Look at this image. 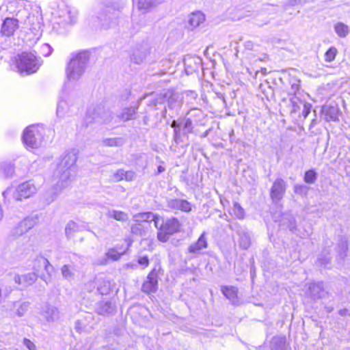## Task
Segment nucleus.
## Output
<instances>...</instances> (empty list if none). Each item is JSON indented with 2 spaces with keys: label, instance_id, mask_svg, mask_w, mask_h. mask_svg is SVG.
<instances>
[{
  "label": "nucleus",
  "instance_id": "nucleus-30",
  "mask_svg": "<svg viewBox=\"0 0 350 350\" xmlns=\"http://www.w3.org/2000/svg\"><path fill=\"white\" fill-rule=\"evenodd\" d=\"M14 173V167L11 163H0V176L10 178Z\"/></svg>",
  "mask_w": 350,
  "mask_h": 350
},
{
  "label": "nucleus",
  "instance_id": "nucleus-43",
  "mask_svg": "<svg viewBox=\"0 0 350 350\" xmlns=\"http://www.w3.org/2000/svg\"><path fill=\"white\" fill-rule=\"evenodd\" d=\"M294 191L297 194L306 196L308 191V187L304 185H295L294 186Z\"/></svg>",
  "mask_w": 350,
  "mask_h": 350
},
{
  "label": "nucleus",
  "instance_id": "nucleus-39",
  "mask_svg": "<svg viewBox=\"0 0 350 350\" xmlns=\"http://www.w3.org/2000/svg\"><path fill=\"white\" fill-rule=\"evenodd\" d=\"M337 53L338 51L336 47H330L325 54V61L327 62H332L335 59Z\"/></svg>",
  "mask_w": 350,
  "mask_h": 350
},
{
  "label": "nucleus",
  "instance_id": "nucleus-19",
  "mask_svg": "<svg viewBox=\"0 0 350 350\" xmlns=\"http://www.w3.org/2000/svg\"><path fill=\"white\" fill-rule=\"evenodd\" d=\"M271 350H291L289 343L286 342V338L283 336H274L271 341Z\"/></svg>",
  "mask_w": 350,
  "mask_h": 350
},
{
  "label": "nucleus",
  "instance_id": "nucleus-53",
  "mask_svg": "<svg viewBox=\"0 0 350 350\" xmlns=\"http://www.w3.org/2000/svg\"><path fill=\"white\" fill-rule=\"evenodd\" d=\"M340 247V255L342 256V258H344L346 256V252L347 251V243L346 242H344L341 244Z\"/></svg>",
  "mask_w": 350,
  "mask_h": 350
},
{
  "label": "nucleus",
  "instance_id": "nucleus-41",
  "mask_svg": "<svg viewBox=\"0 0 350 350\" xmlns=\"http://www.w3.org/2000/svg\"><path fill=\"white\" fill-rule=\"evenodd\" d=\"M131 232L133 234L144 236L145 234V227L139 223H136L131 227Z\"/></svg>",
  "mask_w": 350,
  "mask_h": 350
},
{
  "label": "nucleus",
  "instance_id": "nucleus-36",
  "mask_svg": "<svg viewBox=\"0 0 350 350\" xmlns=\"http://www.w3.org/2000/svg\"><path fill=\"white\" fill-rule=\"evenodd\" d=\"M96 17L103 27L107 28L111 26V16H108L106 13H100Z\"/></svg>",
  "mask_w": 350,
  "mask_h": 350
},
{
  "label": "nucleus",
  "instance_id": "nucleus-40",
  "mask_svg": "<svg viewBox=\"0 0 350 350\" xmlns=\"http://www.w3.org/2000/svg\"><path fill=\"white\" fill-rule=\"evenodd\" d=\"M232 212L233 214L239 219H243L244 217V210L238 202L234 203Z\"/></svg>",
  "mask_w": 350,
  "mask_h": 350
},
{
  "label": "nucleus",
  "instance_id": "nucleus-23",
  "mask_svg": "<svg viewBox=\"0 0 350 350\" xmlns=\"http://www.w3.org/2000/svg\"><path fill=\"white\" fill-rule=\"evenodd\" d=\"M82 226L73 221H70L65 228L66 236L68 239H72L76 232L82 230Z\"/></svg>",
  "mask_w": 350,
  "mask_h": 350
},
{
  "label": "nucleus",
  "instance_id": "nucleus-4",
  "mask_svg": "<svg viewBox=\"0 0 350 350\" xmlns=\"http://www.w3.org/2000/svg\"><path fill=\"white\" fill-rule=\"evenodd\" d=\"M18 72L27 75L36 72L42 64L40 57L31 52H23L16 59Z\"/></svg>",
  "mask_w": 350,
  "mask_h": 350
},
{
  "label": "nucleus",
  "instance_id": "nucleus-58",
  "mask_svg": "<svg viewBox=\"0 0 350 350\" xmlns=\"http://www.w3.org/2000/svg\"><path fill=\"white\" fill-rule=\"evenodd\" d=\"M126 267L129 268V267H131V268H135L136 267V265H134V264H131V263H128L126 265Z\"/></svg>",
  "mask_w": 350,
  "mask_h": 350
},
{
  "label": "nucleus",
  "instance_id": "nucleus-10",
  "mask_svg": "<svg viewBox=\"0 0 350 350\" xmlns=\"http://www.w3.org/2000/svg\"><path fill=\"white\" fill-rule=\"evenodd\" d=\"M36 224V218L26 217L13 228L12 233L14 237L21 236L31 229Z\"/></svg>",
  "mask_w": 350,
  "mask_h": 350
},
{
  "label": "nucleus",
  "instance_id": "nucleus-45",
  "mask_svg": "<svg viewBox=\"0 0 350 350\" xmlns=\"http://www.w3.org/2000/svg\"><path fill=\"white\" fill-rule=\"evenodd\" d=\"M146 55L143 53L142 54H137V53H135L133 55L132 60L133 62L137 64H140L144 62V60L146 58Z\"/></svg>",
  "mask_w": 350,
  "mask_h": 350
},
{
  "label": "nucleus",
  "instance_id": "nucleus-18",
  "mask_svg": "<svg viewBox=\"0 0 350 350\" xmlns=\"http://www.w3.org/2000/svg\"><path fill=\"white\" fill-rule=\"evenodd\" d=\"M115 304L109 300H102L96 307V311L100 315L112 314L115 311Z\"/></svg>",
  "mask_w": 350,
  "mask_h": 350
},
{
  "label": "nucleus",
  "instance_id": "nucleus-25",
  "mask_svg": "<svg viewBox=\"0 0 350 350\" xmlns=\"http://www.w3.org/2000/svg\"><path fill=\"white\" fill-rule=\"evenodd\" d=\"M221 291L225 297L230 300L233 304H236L237 301V288L234 286H224Z\"/></svg>",
  "mask_w": 350,
  "mask_h": 350
},
{
  "label": "nucleus",
  "instance_id": "nucleus-54",
  "mask_svg": "<svg viewBox=\"0 0 350 350\" xmlns=\"http://www.w3.org/2000/svg\"><path fill=\"white\" fill-rule=\"evenodd\" d=\"M308 0H289L290 5H296L299 4H304L307 3Z\"/></svg>",
  "mask_w": 350,
  "mask_h": 350
},
{
  "label": "nucleus",
  "instance_id": "nucleus-13",
  "mask_svg": "<svg viewBox=\"0 0 350 350\" xmlns=\"http://www.w3.org/2000/svg\"><path fill=\"white\" fill-rule=\"evenodd\" d=\"M185 71L187 75L198 72L202 66V60L199 57L187 55L184 58Z\"/></svg>",
  "mask_w": 350,
  "mask_h": 350
},
{
  "label": "nucleus",
  "instance_id": "nucleus-21",
  "mask_svg": "<svg viewBox=\"0 0 350 350\" xmlns=\"http://www.w3.org/2000/svg\"><path fill=\"white\" fill-rule=\"evenodd\" d=\"M207 247H208V243L205 238V233L203 232L200 235V237H199L198 241L196 243L191 244L189 247L188 250L190 253L200 254V251L202 249H205Z\"/></svg>",
  "mask_w": 350,
  "mask_h": 350
},
{
  "label": "nucleus",
  "instance_id": "nucleus-15",
  "mask_svg": "<svg viewBox=\"0 0 350 350\" xmlns=\"http://www.w3.org/2000/svg\"><path fill=\"white\" fill-rule=\"evenodd\" d=\"M33 269L35 271L32 273H28L27 274L21 275L16 274L14 276V281L15 282V283L18 285H22L23 286H28L33 284L38 278V275L36 272L38 271V270L36 269L35 267Z\"/></svg>",
  "mask_w": 350,
  "mask_h": 350
},
{
  "label": "nucleus",
  "instance_id": "nucleus-24",
  "mask_svg": "<svg viewBox=\"0 0 350 350\" xmlns=\"http://www.w3.org/2000/svg\"><path fill=\"white\" fill-rule=\"evenodd\" d=\"M323 111L325 113L327 120L336 121L338 120L339 109L337 107L325 106L323 108Z\"/></svg>",
  "mask_w": 350,
  "mask_h": 350
},
{
  "label": "nucleus",
  "instance_id": "nucleus-16",
  "mask_svg": "<svg viewBox=\"0 0 350 350\" xmlns=\"http://www.w3.org/2000/svg\"><path fill=\"white\" fill-rule=\"evenodd\" d=\"M133 220L136 223L139 224H141L142 222L149 223L150 221H154V226L158 228L160 221V216L151 212L141 213L135 215L133 216Z\"/></svg>",
  "mask_w": 350,
  "mask_h": 350
},
{
  "label": "nucleus",
  "instance_id": "nucleus-52",
  "mask_svg": "<svg viewBox=\"0 0 350 350\" xmlns=\"http://www.w3.org/2000/svg\"><path fill=\"white\" fill-rule=\"evenodd\" d=\"M124 179L127 181H131L135 177V174L133 171H124Z\"/></svg>",
  "mask_w": 350,
  "mask_h": 350
},
{
  "label": "nucleus",
  "instance_id": "nucleus-49",
  "mask_svg": "<svg viewBox=\"0 0 350 350\" xmlns=\"http://www.w3.org/2000/svg\"><path fill=\"white\" fill-rule=\"evenodd\" d=\"M124 170H118L113 175V179L116 181H120L124 179Z\"/></svg>",
  "mask_w": 350,
  "mask_h": 350
},
{
  "label": "nucleus",
  "instance_id": "nucleus-57",
  "mask_svg": "<svg viewBox=\"0 0 350 350\" xmlns=\"http://www.w3.org/2000/svg\"><path fill=\"white\" fill-rule=\"evenodd\" d=\"M157 170H158V173H161L165 171V168L161 165H159L158 167Z\"/></svg>",
  "mask_w": 350,
  "mask_h": 350
},
{
  "label": "nucleus",
  "instance_id": "nucleus-55",
  "mask_svg": "<svg viewBox=\"0 0 350 350\" xmlns=\"http://www.w3.org/2000/svg\"><path fill=\"white\" fill-rule=\"evenodd\" d=\"M171 126L174 129L175 134L178 133V128L179 127V125L177 124V122L174 120L171 124Z\"/></svg>",
  "mask_w": 350,
  "mask_h": 350
},
{
  "label": "nucleus",
  "instance_id": "nucleus-29",
  "mask_svg": "<svg viewBox=\"0 0 350 350\" xmlns=\"http://www.w3.org/2000/svg\"><path fill=\"white\" fill-rule=\"evenodd\" d=\"M309 291L310 296L314 299H319L321 297V294L323 292V284L312 283L309 286Z\"/></svg>",
  "mask_w": 350,
  "mask_h": 350
},
{
  "label": "nucleus",
  "instance_id": "nucleus-56",
  "mask_svg": "<svg viewBox=\"0 0 350 350\" xmlns=\"http://www.w3.org/2000/svg\"><path fill=\"white\" fill-rule=\"evenodd\" d=\"M245 46L248 49H252L253 48V43L250 41H248L245 43Z\"/></svg>",
  "mask_w": 350,
  "mask_h": 350
},
{
  "label": "nucleus",
  "instance_id": "nucleus-38",
  "mask_svg": "<svg viewBox=\"0 0 350 350\" xmlns=\"http://www.w3.org/2000/svg\"><path fill=\"white\" fill-rule=\"evenodd\" d=\"M36 53H38L44 57H47L51 54L52 48L49 44L44 43L39 46L38 51H36Z\"/></svg>",
  "mask_w": 350,
  "mask_h": 350
},
{
  "label": "nucleus",
  "instance_id": "nucleus-34",
  "mask_svg": "<svg viewBox=\"0 0 350 350\" xmlns=\"http://www.w3.org/2000/svg\"><path fill=\"white\" fill-rule=\"evenodd\" d=\"M62 276L67 280H72L74 279L75 273L72 269L67 265H64L61 269Z\"/></svg>",
  "mask_w": 350,
  "mask_h": 350
},
{
  "label": "nucleus",
  "instance_id": "nucleus-48",
  "mask_svg": "<svg viewBox=\"0 0 350 350\" xmlns=\"http://www.w3.org/2000/svg\"><path fill=\"white\" fill-rule=\"evenodd\" d=\"M137 262L139 265H141L143 268L147 267L149 265V260L148 256H139Z\"/></svg>",
  "mask_w": 350,
  "mask_h": 350
},
{
  "label": "nucleus",
  "instance_id": "nucleus-47",
  "mask_svg": "<svg viewBox=\"0 0 350 350\" xmlns=\"http://www.w3.org/2000/svg\"><path fill=\"white\" fill-rule=\"evenodd\" d=\"M311 107H312L311 105L309 103H304L303 104V109H302L301 114L304 119H306L308 117V116L309 115V113H310Z\"/></svg>",
  "mask_w": 350,
  "mask_h": 350
},
{
  "label": "nucleus",
  "instance_id": "nucleus-3",
  "mask_svg": "<svg viewBox=\"0 0 350 350\" xmlns=\"http://www.w3.org/2000/svg\"><path fill=\"white\" fill-rule=\"evenodd\" d=\"M89 59L90 54L88 51L72 53L65 69L66 85H75L77 83L85 72Z\"/></svg>",
  "mask_w": 350,
  "mask_h": 350
},
{
  "label": "nucleus",
  "instance_id": "nucleus-33",
  "mask_svg": "<svg viewBox=\"0 0 350 350\" xmlns=\"http://www.w3.org/2000/svg\"><path fill=\"white\" fill-rule=\"evenodd\" d=\"M68 110V103L63 100H60L57 106L56 114L59 118H64L67 113Z\"/></svg>",
  "mask_w": 350,
  "mask_h": 350
},
{
  "label": "nucleus",
  "instance_id": "nucleus-46",
  "mask_svg": "<svg viewBox=\"0 0 350 350\" xmlns=\"http://www.w3.org/2000/svg\"><path fill=\"white\" fill-rule=\"evenodd\" d=\"M288 78L291 88H299V86L301 85L299 79L291 75H289Z\"/></svg>",
  "mask_w": 350,
  "mask_h": 350
},
{
  "label": "nucleus",
  "instance_id": "nucleus-26",
  "mask_svg": "<svg viewBox=\"0 0 350 350\" xmlns=\"http://www.w3.org/2000/svg\"><path fill=\"white\" fill-rule=\"evenodd\" d=\"M334 29L337 36L342 38H346L350 32L349 26L342 22L336 23L334 25Z\"/></svg>",
  "mask_w": 350,
  "mask_h": 350
},
{
  "label": "nucleus",
  "instance_id": "nucleus-6",
  "mask_svg": "<svg viewBox=\"0 0 350 350\" xmlns=\"http://www.w3.org/2000/svg\"><path fill=\"white\" fill-rule=\"evenodd\" d=\"M180 227V221L178 219L172 217L164 220L160 217L157 238L161 242L168 241L170 236L178 232Z\"/></svg>",
  "mask_w": 350,
  "mask_h": 350
},
{
  "label": "nucleus",
  "instance_id": "nucleus-42",
  "mask_svg": "<svg viewBox=\"0 0 350 350\" xmlns=\"http://www.w3.org/2000/svg\"><path fill=\"white\" fill-rule=\"evenodd\" d=\"M36 260L44 267L46 271L51 274V271L53 270V267L50 265L49 260L44 257H39Z\"/></svg>",
  "mask_w": 350,
  "mask_h": 350
},
{
  "label": "nucleus",
  "instance_id": "nucleus-1",
  "mask_svg": "<svg viewBox=\"0 0 350 350\" xmlns=\"http://www.w3.org/2000/svg\"><path fill=\"white\" fill-rule=\"evenodd\" d=\"M8 10L15 14L17 18L8 17L0 26V45L7 42L18 29L19 22L24 23L29 31L27 39L29 46L36 44L42 36V14L40 8L36 3L27 0H15L8 5Z\"/></svg>",
  "mask_w": 350,
  "mask_h": 350
},
{
  "label": "nucleus",
  "instance_id": "nucleus-44",
  "mask_svg": "<svg viewBox=\"0 0 350 350\" xmlns=\"http://www.w3.org/2000/svg\"><path fill=\"white\" fill-rule=\"evenodd\" d=\"M193 131L192 122L190 118H186L184 120L183 132L184 133H190Z\"/></svg>",
  "mask_w": 350,
  "mask_h": 350
},
{
  "label": "nucleus",
  "instance_id": "nucleus-32",
  "mask_svg": "<svg viewBox=\"0 0 350 350\" xmlns=\"http://www.w3.org/2000/svg\"><path fill=\"white\" fill-rule=\"evenodd\" d=\"M124 143L125 139L123 137L107 138L103 140V144L109 147L122 146Z\"/></svg>",
  "mask_w": 350,
  "mask_h": 350
},
{
  "label": "nucleus",
  "instance_id": "nucleus-50",
  "mask_svg": "<svg viewBox=\"0 0 350 350\" xmlns=\"http://www.w3.org/2000/svg\"><path fill=\"white\" fill-rule=\"evenodd\" d=\"M23 345L29 349V350H36V345L27 338L23 339Z\"/></svg>",
  "mask_w": 350,
  "mask_h": 350
},
{
  "label": "nucleus",
  "instance_id": "nucleus-14",
  "mask_svg": "<svg viewBox=\"0 0 350 350\" xmlns=\"http://www.w3.org/2000/svg\"><path fill=\"white\" fill-rule=\"evenodd\" d=\"M157 273L153 269L149 273L146 280L144 282L142 290L143 292L150 294L156 292L158 288Z\"/></svg>",
  "mask_w": 350,
  "mask_h": 350
},
{
  "label": "nucleus",
  "instance_id": "nucleus-8",
  "mask_svg": "<svg viewBox=\"0 0 350 350\" xmlns=\"http://www.w3.org/2000/svg\"><path fill=\"white\" fill-rule=\"evenodd\" d=\"M59 319L58 309L52 305L46 304L40 312V321L45 325L51 324Z\"/></svg>",
  "mask_w": 350,
  "mask_h": 350
},
{
  "label": "nucleus",
  "instance_id": "nucleus-35",
  "mask_svg": "<svg viewBox=\"0 0 350 350\" xmlns=\"http://www.w3.org/2000/svg\"><path fill=\"white\" fill-rule=\"evenodd\" d=\"M135 112L134 108H126L119 117L124 122L128 121L134 118Z\"/></svg>",
  "mask_w": 350,
  "mask_h": 350
},
{
  "label": "nucleus",
  "instance_id": "nucleus-28",
  "mask_svg": "<svg viewBox=\"0 0 350 350\" xmlns=\"http://www.w3.org/2000/svg\"><path fill=\"white\" fill-rule=\"evenodd\" d=\"M64 12H65L66 15H64V21L66 23H73L76 21L77 16H78V12L75 8H71L69 7H66Z\"/></svg>",
  "mask_w": 350,
  "mask_h": 350
},
{
  "label": "nucleus",
  "instance_id": "nucleus-20",
  "mask_svg": "<svg viewBox=\"0 0 350 350\" xmlns=\"http://www.w3.org/2000/svg\"><path fill=\"white\" fill-rule=\"evenodd\" d=\"M239 235V244L240 247L243 250H247L251 245V237L248 231L246 229L240 228L237 230Z\"/></svg>",
  "mask_w": 350,
  "mask_h": 350
},
{
  "label": "nucleus",
  "instance_id": "nucleus-11",
  "mask_svg": "<svg viewBox=\"0 0 350 350\" xmlns=\"http://www.w3.org/2000/svg\"><path fill=\"white\" fill-rule=\"evenodd\" d=\"M88 116L92 117L93 121L99 122L103 124L109 123L113 118L111 113L105 111L101 108H94L92 110H88Z\"/></svg>",
  "mask_w": 350,
  "mask_h": 350
},
{
  "label": "nucleus",
  "instance_id": "nucleus-5",
  "mask_svg": "<svg viewBox=\"0 0 350 350\" xmlns=\"http://www.w3.org/2000/svg\"><path fill=\"white\" fill-rule=\"evenodd\" d=\"M37 191V188L31 181H27L20 184L16 189L8 187L3 192V196L6 200H10L11 198L16 201H21L34 195Z\"/></svg>",
  "mask_w": 350,
  "mask_h": 350
},
{
  "label": "nucleus",
  "instance_id": "nucleus-17",
  "mask_svg": "<svg viewBox=\"0 0 350 350\" xmlns=\"http://www.w3.org/2000/svg\"><path fill=\"white\" fill-rule=\"evenodd\" d=\"M167 206L174 210H180L183 212L191 211L190 202L185 200L170 199L167 200Z\"/></svg>",
  "mask_w": 350,
  "mask_h": 350
},
{
  "label": "nucleus",
  "instance_id": "nucleus-27",
  "mask_svg": "<svg viewBox=\"0 0 350 350\" xmlns=\"http://www.w3.org/2000/svg\"><path fill=\"white\" fill-rule=\"evenodd\" d=\"M107 217L113 218L119 221H126L129 219L126 213L118 210H109L106 213Z\"/></svg>",
  "mask_w": 350,
  "mask_h": 350
},
{
  "label": "nucleus",
  "instance_id": "nucleus-2",
  "mask_svg": "<svg viewBox=\"0 0 350 350\" xmlns=\"http://www.w3.org/2000/svg\"><path fill=\"white\" fill-rule=\"evenodd\" d=\"M77 159V153L75 150L66 152L62 155L56 171L59 175V180L45 194V201L47 204L53 202L58 195L69 186L75 175Z\"/></svg>",
  "mask_w": 350,
  "mask_h": 350
},
{
  "label": "nucleus",
  "instance_id": "nucleus-22",
  "mask_svg": "<svg viewBox=\"0 0 350 350\" xmlns=\"http://www.w3.org/2000/svg\"><path fill=\"white\" fill-rule=\"evenodd\" d=\"M129 245L130 244H128L125 249L118 247L109 249L106 253L107 258L113 261L118 260L120 258L125 254Z\"/></svg>",
  "mask_w": 350,
  "mask_h": 350
},
{
  "label": "nucleus",
  "instance_id": "nucleus-31",
  "mask_svg": "<svg viewBox=\"0 0 350 350\" xmlns=\"http://www.w3.org/2000/svg\"><path fill=\"white\" fill-rule=\"evenodd\" d=\"M29 304L28 302L19 303L14 301L12 303V306L16 308V314L18 317H21L25 315L29 308Z\"/></svg>",
  "mask_w": 350,
  "mask_h": 350
},
{
  "label": "nucleus",
  "instance_id": "nucleus-37",
  "mask_svg": "<svg viewBox=\"0 0 350 350\" xmlns=\"http://www.w3.org/2000/svg\"><path fill=\"white\" fill-rule=\"evenodd\" d=\"M304 181L308 184H313L317 179V173L314 170H310L305 173Z\"/></svg>",
  "mask_w": 350,
  "mask_h": 350
},
{
  "label": "nucleus",
  "instance_id": "nucleus-7",
  "mask_svg": "<svg viewBox=\"0 0 350 350\" xmlns=\"http://www.w3.org/2000/svg\"><path fill=\"white\" fill-rule=\"evenodd\" d=\"M44 128L42 125H31L25 129L23 135V142L26 146L36 148L39 147L43 139Z\"/></svg>",
  "mask_w": 350,
  "mask_h": 350
},
{
  "label": "nucleus",
  "instance_id": "nucleus-51",
  "mask_svg": "<svg viewBox=\"0 0 350 350\" xmlns=\"http://www.w3.org/2000/svg\"><path fill=\"white\" fill-rule=\"evenodd\" d=\"M75 329L79 333H81L85 331V327L81 320H77L75 322Z\"/></svg>",
  "mask_w": 350,
  "mask_h": 350
},
{
  "label": "nucleus",
  "instance_id": "nucleus-9",
  "mask_svg": "<svg viewBox=\"0 0 350 350\" xmlns=\"http://www.w3.org/2000/svg\"><path fill=\"white\" fill-rule=\"evenodd\" d=\"M286 189V182L282 178H277L273 182L270 190V197L275 203L280 201L284 197Z\"/></svg>",
  "mask_w": 350,
  "mask_h": 350
},
{
  "label": "nucleus",
  "instance_id": "nucleus-12",
  "mask_svg": "<svg viewBox=\"0 0 350 350\" xmlns=\"http://www.w3.org/2000/svg\"><path fill=\"white\" fill-rule=\"evenodd\" d=\"M206 21V16L200 11L191 13L187 17V28L191 31L200 27Z\"/></svg>",
  "mask_w": 350,
  "mask_h": 350
}]
</instances>
